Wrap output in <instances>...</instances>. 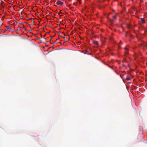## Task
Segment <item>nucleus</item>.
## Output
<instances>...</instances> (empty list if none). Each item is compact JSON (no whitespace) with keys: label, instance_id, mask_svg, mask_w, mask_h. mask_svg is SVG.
<instances>
[{"label":"nucleus","instance_id":"obj_1","mask_svg":"<svg viewBox=\"0 0 147 147\" xmlns=\"http://www.w3.org/2000/svg\"><path fill=\"white\" fill-rule=\"evenodd\" d=\"M56 4L58 5H62L64 3L63 2H61L60 1H57L56 2Z\"/></svg>","mask_w":147,"mask_h":147},{"label":"nucleus","instance_id":"obj_2","mask_svg":"<svg viewBox=\"0 0 147 147\" xmlns=\"http://www.w3.org/2000/svg\"><path fill=\"white\" fill-rule=\"evenodd\" d=\"M6 28L7 29V30H8L9 31H10L12 30V27L9 26H6Z\"/></svg>","mask_w":147,"mask_h":147},{"label":"nucleus","instance_id":"obj_3","mask_svg":"<svg viewBox=\"0 0 147 147\" xmlns=\"http://www.w3.org/2000/svg\"><path fill=\"white\" fill-rule=\"evenodd\" d=\"M125 54H127L128 53V48L126 47H125Z\"/></svg>","mask_w":147,"mask_h":147},{"label":"nucleus","instance_id":"obj_4","mask_svg":"<svg viewBox=\"0 0 147 147\" xmlns=\"http://www.w3.org/2000/svg\"><path fill=\"white\" fill-rule=\"evenodd\" d=\"M140 21L142 23H145V20L144 18H141L140 19Z\"/></svg>","mask_w":147,"mask_h":147},{"label":"nucleus","instance_id":"obj_5","mask_svg":"<svg viewBox=\"0 0 147 147\" xmlns=\"http://www.w3.org/2000/svg\"><path fill=\"white\" fill-rule=\"evenodd\" d=\"M130 80H131V78L129 76H127L126 78V80L128 81Z\"/></svg>","mask_w":147,"mask_h":147},{"label":"nucleus","instance_id":"obj_6","mask_svg":"<svg viewBox=\"0 0 147 147\" xmlns=\"http://www.w3.org/2000/svg\"><path fill=\"white\" fill-rule=\"evenodd\" d=\"M94 43L96 45H97L98 44V42L97 41H94Z\"/></svg>","mask_w":147,"mask_h":147},{"label":"nucleus","instance_id":"obj_7","mask_svg":"<svg viewBox=\"0 0 147 147\" xmlns=\"http://www.w3.org/2000/svg\"><path fill=\"white\" fill-rule=\"evenodd\" d=\"M61 36V37H63V38H64V40L65 41V42H66V41H67V40H65V37H63V36Z\"/></svg>","mask_w":147,"mask_h":147},{"label":"nucleus","instance_id":"obj_8","mask_svg":"<svg viewBox=\"0 0 147 147\" xmlns=\"http://www.w3.org/2000/svg\"><path fill=\"white\" fill-rule=\"evenodd\" d=\"M123 62H126L127 61L125 59H124L122 61Z\"/></svg>","mask_w":147,"mask_h":147},{"label":"nucleus","instance_id":"obj_9","mask_svg":"<svg viewBox=\"0 0 147 147\" xmlns=\"http://www.w3.org/2000/svg\"><path fill=\"white\" fill-rule=\"evenodd\" d=\"M144 45L147 48V43H145L144 44Z\"/></svg>","mask_w":147,"mask_h":147},{"label":"nucleus","instance_id":"obj_10","mask_svg":"<svg viewBox=\"0 0 147 147\" xmlns=\"http://www.w3.org/2000/svg\"><path fill=\"white\" fill-rule=\"evenodd\" d=\"M113 18L115 19H116V17L115 16H113Z\"/></svg>","mask_w":147,"mask_h":147},{"label":"nucleus","instance_id":"obj_11","mask_svg":"<svg viewBox=\"0 0 147 147\" xmlns=\"http://www.w3.org/2000/svg\"><path fill=\"white\" fill-rule=\"evenodd\" d=\"M57 43L56 40H55L53 43V46L54 45V44Z\"/></svg>","mask_w":147,"mask_h":147},{"label":"nucleus","instance_id":"obj_12","mask_svg":"<svg viewBox=\"0 0 147 147\" xmlns=\"http://www.w3.org/2000/svg\"><path fill=\"white\" fill-rule=\"evenodd\" d=\"M88 51L87 50H86V52L85 53H84L86 54L87 53V52Z\"/></svg>","mask_w":147,"mask_h":147},{"label":"nucleus","instance_id":"obj_13","mask_svg":"<svg viewBox=\"0 0 147 147\" xmlns=\"http://www.w3.org/2000/svg\"><path fill=\"white\" fill-rule=\"evenodd\" d=\"M46 34L44 36V37H43V38L45 39V40L46 39V38H45V36H46Z\"/></svg>","mask_w":147,"mask_h":147},{"label":"nucleus","instance_id":"obj_14","mask_svg":"<svg viewBox=\"0 0 147 147\" xmlns=\"http://www.w3.org/2000/svg\"><path fill=\"white\" fill-rule=\"evenodd\" d=\"M20 28V27L19 26H18V30H21V29H19V28Z\"/></svg>","mask_w":147,"mask_h":147},{"label":"nucleus","instance_id":"obj_15","mask_svg":"<svg viewBox=\"0 0 147 147\" xmlns=\"http://www.w3.org/2000/svg\"><path fill=\"white\" fill-rule=\"evenodd\" d=\"M122 66L124 67H125V65L124 64H123Z\"/></svg>","mask_w":147,"mask_h":147},{"label":"nucleus","instance_id":"obj_16","mask_svg":"<svg viewBox=\"0 0 147 147\" xmlns=\"http://www.w3.org/2000/svg\"><path fill=\"white\" fill-rule=\"evenodd\" d=\"M32 21L33 22H34V20L33 19H32Z\"/></svg>","mask_w":147,"mask_h":147},{"label":"nucleus","instance_id":"obj_17","mask_svg":"<svg viewBox=\"0 0 147 147\" xmlns=\"http://www.w3.org/2000/svg\"><path fill=\"white\" fill-rule=\"evenodd\" d=\"M51 38L50 39V40H49V41L48 42H50L51 41Z\"/></svg>","mask_w":147,"mask_h":147},{"label":"nucleus","instance_id":"obj_18","mask_svg":"<svg viewBox=\"0 0 147 147\" xmlns=\"http://www.w3.org/2000/svg\"><path fill=\"white\" fill-rule=\"evenodd\" d=\"M50 32H47V34H49L50 33Z\"/></svg>","mask_w":147,"mask_h":147},{"label":"nucleus","instance_id":"obj_19","mask_svg":"<svg viewBox=\"0 0 147 147\" xmlns=\"http://www.w3.org/2000/svg\"><path fill=\"white\" fill-rule=\"evenodd\" d=\"M54 36H55V35H54V36H51V38H53Z\"/></svg>","mask_w":147,"mask_h":147},{"label":"nucleus","instance_id":"obj_20","mask_svg":"<svg viewBox=\"0 0 147 147\" xmlns=\"http://www.w3.org/2000/svg\"><path fill=\"white\" fill-rule=\"evenodd\" d=\"M59 39V38L58 39H57L56 40V41L57 40H58Z\"/></svg>","mask_w":147,"mask_h":147},{"label":"nucleus","instance_id":"obj_21","mask_svg":"<svg viewBox=\"0 0 147 147\" xmlns=\"http://www.w3.org/2000/svg\"><path fill=\"white\" fill-rule=\"evenodd\" d=\"M3 23H2V24H1L0 25H1H1H2V24H3Z\"/></svg>","mask_w":147,"mask_h":147},{"label":"nucleus","instance_id":"obj_22","mask_svg":"<svg viewBox=\"0 0 147 147\" xmlns=\"http://www.w3.org/2000/svg\"><path fill=\"white\" fill-rule=\"evenodd\" d=\"M41 35V36L42 37V35Z\"/></svg>","mask_w":147,"mask_h":147}]
</instances>
